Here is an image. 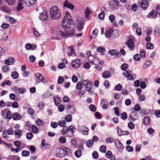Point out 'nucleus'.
<instances>
[{
  "mask_svg": "<svg viewBox=\"0 0 160 160\" xmlns=\"http://www.w3.org/2000/svg\"><path fill=\"white\" fill-rule=\"evenodd\" d=\"M51 18L53 19H58L61 16L59 8L57 6L52 7L50 10Z\"/></svg>",
  "mask_w": 160,
  "mask_h": 160,
  "instance_id": "nucleus-1",
  "label": "nucleus"
},
{
  "mask_svg": "<svg viewBox=\"0 0 160 160\" xmlns=\"http://www.w3.org/2000/svg\"><path fill=\"white\" fill-rule=\"evenodd\" d=\"M37 0H19L18 4V6L17 8V10L20 11L23 8L22 5L25 6L27 7L32 6Z\"/></svg>",
  "mask_w": 160,
  "mask_h": 160,
  "instance_id": "nucleus-2",
  "label": "nucleus"
},
{
  "mask_svg": "<svg viewBox=\"0 0 160 160\" xmlns=\"http://www.w3.org/2000/svg\"><path fill=\"white\" fill-rule=\"evenodd\" d=\"M63 28L64 29L66 33H64L62 31L60 30L59 31V35L62 36L63 38H67L68 37L72 36L74 34V32L73 30H72L71 33H69V31L68 30V28L64 27V24L63 25H62Z\"/></svg>",
  "mask_w": 160,
  "mask_h": 160,
  "instance_id": "nucleus-3",
  "label": "nucleus"
},
{
  "mask_svg": "<svg viewBox=\"0 0 160 160\" xmlns=\"http://www.w3.org/2000/svg\"><path fill=\"white\" fill-rule=\"evenodd\" d=\"M114 142L118 151L120 152H122L124 147L119 140L118 139H115L114 141Z\"/></svg>",
  "mask_w": 160,
  "mask_h": 160,
  "instance_id": "nucleus-4",
  "label": "nucleus"
},
{
  "mask_svg": "<svg viewBox=\"0 0 160 160\" xmlns=\"http://www.w3.org/2000/svg\"><path fill=\"white\" fill-rule=\"evenodd\" d=\"M54 151L55 153V155L57 157L61 158L64 156L65 155L62 148H56L54 149Z\"/></svg>",
  "mask_w": 160,
  "mask_h": 160,
  "instance_id": "nucleus-5",
  "label": "nucleus"
},
{
  "mask_svg": "<svg viewBox=\"0 0 160 160\" xmlns=\"http://www.w3.org/2000/svg\"><path fill=\"white\" fill-rule=\"evenodd\" d=\"M156 11H151L147 15L148 18H151V17L152 18H155L157 15V14L160 15V5L158 6L156 9Z\"/></svg>",
  "mask_w": 160,
  "mask_h": 160,
  "instance_id": "nucleus-6",
  "label": "nucleus"
},
{
  "mask_svg": "<svg viewBox=\"0 0 160 160\" xmlns=\"http://www.w3.org/2000/svg\"><path fill=\"white\" fill-rule=\"evenodd\" d=\"M119 6V2L116 0H112L110 3V7L112 10L117 9Z\"/></svg>",
  "mask_w": 160,
  "mask_h": 160,
  "instance_id": "nucleus-7",
  "label": "nucleus"
},
{
  "mask_svg": "<svg viewBox=\"0 0 160 160\" xmlns=\"http://www.w3.org/2000/svg\"><path fill=\"white\" fill-rule=\"evenodd\" d=\"M81 62L80 59L77 58L75 61L72 62L71 65L73 67L77 68L80 67Z\"/></svg>",
  "mask_w": 160,
  "mask_h": 160,
  "instance_id": "nucleus-8",
  "label": "nucleus"
},
{
  "mask_svg": "<svg viewBox=\"0 0 160 160\" xmlns=\"http://www.w3.org/2000/svg\"><path fill=\"white\" fill-rule=\"evenodd\" d=\"M126 45L127 46L130 50L132 51L133 50L135 46L134 42L132 39L129 38L126 43Z\"/></svg>",
  "mask_w": 160,
  "mask_h": 160,
  "instance_id": "nucleus-9",
  "label": "nucleus"
},
{
  "mask_svg": "<svg viewBox=\"0 0 160 160\" xmlns=\"http://www.w3.org/2000/svg\"><path fill=\"white\" fill-rule=\"evenodd\" d=\"M66 108L68 110H69V112L71 114H73L75 111L74 104L72 103H69L66 106Z\"/></svg>",
  "mask_w": 160,
  "mask_h": 160,
  "instance_id": "nucleus-10",
  "label": "nucleus"
},
{
  "mask_svg": "<svg viewBox=\"0 0 160 160\" xmlns=\"http://www.w3.org/2000/svg\"><path fill=\"white\" fill-rule=\"evenodd\" d=\"M116 129L118 135L119 136L124 135H128L129 134V132L128 131H123L119 127H117Z\"/></svg>",
  "mask_w": 160,
  "mask_h": 160,
  "instance_id": "nucleus-11",
  "label": "nucleus"
},
{
  "mask_svg": "<svg viewBox=\"0 0 160 160\" xmlns=\"http://www.w3.org/2000/svg\"><path fill=\"white\" fill-rule=\"evenodd\" d=\"M74 126L73 125L70 126L69 128L67 129V136L68 137H71L73 135L74 132L73 130Z\"/></svg>",
  "mask_w": 160,
  "mask_h": 160,
  "instance_id": "nucleus-12",
  "label": "nucleus"
},
{
  "mask_svg": "<svg viewBox=\"0 0 160 160\" xmlns=\"http://www.w3.org/2000/svg\"><path fill=\"white\" fill-rule=\"evenodd\" d=\"M15 61V60L13 58L10 57L8 59L4 60V63L8 65H9L13 64Z\"/></svg>",
  "mask_w": 160,
  "mask_h": 160,
  "instance_id": "nucleus-13",
  "label": "nucleus"
},
{
  "mask_svg": "<svg viewBox=\"0 0 160 160\" xmlns=\"http://www.w3.org/2000/svg\"><path fill=\"white\" fill-rule=\"evenodd\" d=\"M48 17L47 12L44 11H43L42 12L40 13L39 18L41 20L46 21L47 20Z\"/></svg>",
  "mask_w": 160,
  "mask_h": 160,
  "instance_id": "nucleus-14",
  "label": "nucleus"
},
{
  "mask_svg": "<svg viewBox=\"0 0 160 160\" xmlns=\"http://www.w3.org/2000/svg\"><path fill=\"white\" fill-rule=\"evenodd\" d=\"M149 4V3L148 0H143L141 3V7L144 10H146Z\"/></svg>",
  "mask_w": 160,
  "mask_h": 160,
  "instance_id": "nucleus-15",
  "label": "nucleus"
},
{
  "mask_svg": "<svg viewBox=\"0 0 160 160\" xmlns=\"http://www.w3.org/2000/svg\"><path fill=\"white\" fill-rule=\"evenodd\" d=\"M63 7H67L71 10L73 9L74 7V5L71 3L68 2L67 0H65L64 1Z\"/></svg>",
  "mask_w": 160,
  "mask_h": 160,
  "instance_id": "nucleus-16",
  "label": "nucleus"
},
{
  "mask_svg": "<svg viewBox=\"0 0 160 160\" xmlns=\"http://www.w3.org/2000/svg\"><path fill=\"white\" fill-rule=\"evenodd\" d=\"M151 123V120L149 116L144 117L143 119V123L145 126L148 125Z\"/></svg>",
  "mask_w": 160,
  "mask_h": 160,
  "instance_id": "nucleus-17",
  "label": "nucleus"
},
{
  "mask_svg": "<svg viewBox=\"0 0 160 160\" xmlns=\"http://www.w3.org/2000/svg\"><path fill=\"white\" fill-rule=\"evenodd\" d=\"M71 18V16L69 12L67 11H66L65 16L63 20L61 23V25H63V24H64L65 21H66L67 20H68V18Z\"/></svg>",
  "mask_w": 160,
  "mask_h": 160,
  "instance_id": "nucleus-18",
  "label": "nucleus"
},
{
  "mask_svg": "<svg viewBox=\"0 0 160 160\" xmlns=\"http://www.w3.org/2000/svg\"><path fill=\"white\" fill-rule=\"evenodd\" d=\"M105 49L104 47H102L101 46L98 47L97 48V51L98 52L101 53V55H104L105 53L104 52L105 51Z\"/></svg>",
  "mask_w": 160,
  "mask_h": 160,
  "instance_id": "nucleus-19",
  "label": "nucleus"
},
{
  "mask_svg": "<svg viewBox=\"0 0 160 160\" xmlns=\"http://www.w3.org/2000/svg\"><path fill=\"white\" fill-rule=\"evenodd\" d=\"M36 77L37 78L36 81L38 83H39L41 81L42 79L43 78V76L40 73H37L36 75Z\"/></svg>",
  "mask_w": 160,
  "mask_h": 160,
  "instance_id": "nucleus-20",
  "label": "nucleus"
},
{
  "mask_svg": "<svg viewBox=\"0 0 160 160\" xmlns=\"http://www.w3.org/2000/svg\"><path fill=\"white\" fill-rule=\"evenodd\" d=\"M82 129H83V134L85 135H87L88 134L89 129L84 126H82L79 128Z\"/></svg>",
  "mask_w": 160,
  "mask_h": 160,
  "instance_id": "nucleus-21",
  "label": "nucleus"
},
{
  "mask_svg": "<svg viewBox=\"0 0 160 160\" xmlns=\"http://www.w3.org/2000/svg\"><path fill=\"white\" fill-rule=\"evenodd\" d=\"M12 118L14 120H18L21 119V117L18 112H15L13 114Z\"/></svg>",
  "mask_w": 160,
  "mask_h": 160,
  "instance_id": "nucleus-22",
  "label": "nucleus"
},
{
  "mask_svg": "<svg viewBox=\"0 0 160 160\" xmlns=\"http://www.w3.org/2000/svg\"><path fill=\"white\" fill-rule=\"evenodd\" d=\"M31 128L34 133L37 134L39 132V129L36 126L32 125L31 127Z\"/></svg>",
  "mask_w": 160,
  "mask_h": 160,
  "instance_id": "nucleus-23",
  "label": "nucleus"
},
{
  "mask_svg": "<svg viewBox=\"0 0 160 160\" xmlns=\"http://www.w3.org/2000/svg\"><path fill=\"white\" fill-rule=\"evenodd\" d=\"M105 36L108 38H109L111 37H113L112 33V30L111 29H109L105 33Z\"/></svg>",
  "mask_w": 160,
  "mask_h": 160,
  "instance_id": "nucleus-24",
  "label": "nucleus"
},
{
  "mask_svg": "<svg viewBox=\"0 0 160 160\" xmlns=\"http://www.w3.org/2000/svg\"><path fill=\"white\" fill-rule=\"evenodd\" d=\"M102 77L104 78H107L110 77L111 73L110 72L108 71H105L102 74Z\"/></svg>",
  "mask_w": 160,
  "mask_h": 160,
  "instance_id": "nucleus-25",
  "label": "nucleus"
},
{
  "mask_svg": "<svg viewBox=\"0 0 160 160\" xmlns=\"http://www.w3.org/2000/svg\"><path fill=\"white\" fill-rule=\"evenodd\" d=\"M82 83L83 85L85 86L88 85L89 87H90L92 83L89 80H83L82 81Z\"/></svg>",
  "mask_w": 160,
  "mask_h": 160,
  "instance_id": "nucleus-26",
  "label": "nucleus"
},
{
  "mask_svg": "<svg viewBox=\"0 0 160 160\" xmlns=\"http://www.w3.org/2000/svg\"><path fill=\"white\" fill-rule=\"evenodd\" d=\"M63 150L64 151V152L65 154L69 155L71 153V150L66 147H64Z\"/></svg>",
  "mask_w": 160,
  "mask_h": 160,
  "instance_id": "nucleus-27",
  "label": "nucleus"
},
{
  "mask_svg": "<svg viewBox=\"0 0 160 160\" xmlns=\"http://www.w3.org/2000/svg\"><path fill=\"white\" fill-rule=\"evenodd\" d=\"M11 84V82L9 80H6L1 83V86L2 87H4L6 85L8 86H10Z\"/></svg>",
  "mask_w": 160,
  "mask_h": 160,
  "instance_id": "nucleus-28",
  "label": "nucleus"
},
{
  "mask_svg": "<svg viewBox=\"0 0 160 160\" xmlns=\"http://www.w3.org/2000/svg\"><path fill=\"white\" fill-rule=\"evenodd\" d=\"M82 151L80 149H78L75 152V155L76 157L78 158L80 157L82 155Z\"/></svg>",
  "mask_w": 160,
  "mask_h": 160,
  "instance_id": "nucleus-29",
  "label": "nucleus"
},
{
  "mask_svg": "<svg viewBox=\"0 0 160 160\" xmlns=\"http://www.w3.org/2000/svg\"><path fill=\"white\" fill-rule=\"evenodd\" d=\"M155 34L156 36L158 37L160 35V29L158 27H156L154 31Z\"/></svg>",
  "mask_w": 160,
  "mask_h": 160,
  "instance_id": "nucleus-30",
  "label": "nucleus"
},
{
  "mask_svg": "<svg viewBox=\"0 0 160 160\" xmlns=\"http://www.w3.org/2000/svg\"><path fill=\"white\" fill-rule=\"evenodd\" d=\"M19 76V74L18 72L14 71L12 73V77L13 79L17 78Z\"/></svg>",
  "mask_w": 160,
  "mask_h": 160,
  "instance_id": "nucleus-31",
  "label": "nucleus"
},
{
  "mask_svg": "<svg viewBox=\"0 0 160 160\" xmlns=\"http://www.w3.org/2000/svg\"><path fill=\"white\" fill-rule=\"evenodd\" d=\"M1 10L3 12L8 13L9 12V9L6 6H4L1 8Z\"/></svg>",
  "mask_w": 160,
  "mask_h": 160,
  "instance_id": "nucleus-32",
  "label": "nucleus"
},
{
  "mask_svg": "<svg viewBox=\"0 0 160 160\" xmlns=\"http://www.w3.org/2000/svg\"><path fill=\"white\" fill-rule=\"evenodd\" d=\"M66 22V24L67 26H69L71 24H72L73 22L72 21V18H68V20H67L65 21V23Z\"/></svg>",
  "mask_w": 160,
  "mask_h": 160,
  "instance_id": "nucleus-33",
  "label": "nucleus"
},
{
  "mask_svg": "<svg viewBox=\"0 0 160 160\" xmlns=\"http://www.w3.org/2000/svg\"><path fill=\"white\" fill-rule=\"evenodd\" d=\"M54 100L55 105L57 106H58L60 102V99L58 97H54Z\"/></svg>",
  "mask_w": 160,
  "mask_h": 160,
  "instance_id": "nucleus-34",
  "label": "nucleus"
},
{
  "mask_svg": "<svg viewBox=\"0 0 160 160\" xmlns=\"http://www.w3.org/2000/svg\"><path fill=\"white\" fill-rule=\"evenodd\" d=\"M93 142L92 140H90L87 141L86 142V146L89 148L91 147L93 145Z\"/></svg>",
  "mask_w": 160,
  "mask_h": 160,
  "instance_id": "nucleus-35",
  "label": "nucleus"
},
{
  "mask_svg": "<svg viewBox=\"0 0 160 160\" xmlns=\"http://www.w3.org/2000/svg\"><path fill=\"white\" fill-rule=\"evenodd\" d=\"M51 93L49 91H48L42 94V96L45 98L51 96Z\"/></svg>",
  "mask_w": 160,
  "mask_h": 160,
  "instance_id": "nucleus-36",
  "label": "nucleus"
},
{
  "mask_svg": "<svg viewBox=\"0 0 160 160\" xmlns=\"http://www.w3.org/2000/svg\"><path fill=\"white\" fill-rule=\"evenodd\" d=\"M30 152L29 151L26 150H23L22 151V155L24 157H27L29 155Z\"/></svg>",
  "mask_w": 160,
  "mask_h": 160,
  "instance_id": "nucleus-37",
  "label": "nucleus"
},
{
  "mask_svg": "<svg viewBox=\"0 0 160 160\" xmlns=\"http://www.w3.org/2000/svg\"><path fill=\"white\" fill-rule=\"evenodd\" d=\"M99 150L101 152L105 153L106 151V147L104 145H102L100 147Z\"/></svg>",
  "mask_w": 160,
  "mask_h": 160,
  "instance_id": "nucleus-38",
  "label": "nucleus"
},
{
  "mask_svg": "<svg viewBox=\"0 0 160 160\" xmlns=\"http://www.w3.org/2000/svg\"><path fill=\"white\" fill-rule=\"evenodd\" d=\"M153 45L151 42H148L147 43L146 48L147 49H152L153 48Z\"/></svg>",
  "mask_w": 160,
  "mask_h": 160,
  "instance_id": "nucleus-39",
  "label": "nucleus"
},
{
  "mask_svg": "<svg viewBox=\"0 0 160 160\" xmlns=\"http://www.w3.org/2000/svg\"><path fill=\"white\" fill-rule=\"evenodd\" d=\"M121 118L123 120H126L127 118V116L125 112H123L121 115Z\"/></svg>",
  "mask_w": 160,
  "mask_h": 160,
  "instance_id": "nucleus-40",
  "label": "nucleus"
},
{
  "mask_svg": "<svg viewBox=\"0 0 160 160\" xmlns=\"http://www.w3.org/2000/svg\"><path fill=\"white\" fill-rule=\"evenodd\" d=\"M33 134L32 133L29 132L27 133L26 135V138L28 140L31 139L33 137Z\"/></svg>",
  "mask_w": 160,
  "mask_h": 160,
  "instance_id": "nucleus-41",
  "label": "nucleus"
},
{
  "mask_svg": "<svg viewBox=\"0 0 160 160\" xmlns=\"http://www.w3.org/2000/svg\"><path fill=\"white\" fill-rule=\"evenodd\" d=\"M112 35H113V37L114 38L117 37L118 35V32L117 30H112Z\"/></svg>",
  "mask_w": 160,
  "mask_h": 160,
  "instance_id": "nucleus-42",
  "label": "nucleus"
},
{
  "mask_svg": "<svg viewBox=\"0 0 160 160\" xmlns=\"http://www.w3.org/2000/svg\"><path fill=\"white\" fill-rule=\"evenodd\" d=\"M140 56L142 58H144L145 57L146 52L144 50L142 49L140 50Z\"/></svg>",
  "mask_w": 160,
  "mask_h": 160,
  "instance_id": "nucleus-43",
  "label": "nucleus"
},
{
  "mask_svg": "<svg viewBox=\"0 0 160 160\" xmlns=\"http://www.w3.org/2000/svg\"><path fill=\"white\" fill-rule=\"evenodd\" d=\"M128 67V65L126 63H124L122 64L121 66V69L123 71L126 70Z\"/></svg>",
  "mask_w": 160,
  "mask_h": 160,
  "instance_id": "nucleus-44",
  "label": "nucleus"
},
{
  "mask_svg": "<svg viewBox=\"0 0 160 160\" xmlns=\"http://www.w3.org/2000/svg\"><path fill=\"white\" fill-rule=\"evenodd\" d=\"M112 156V152L110 151H108L106 154V156L108 158H111Z\"/></svg>",
  "mask_w": 160,
  "mask_h": 160,
  "instance_id": "nucleus-45",
  "label": "nucleus"
},
{
  "mask_svg": "<svg viewBox=\"0 0 160 160\" xmlns=\"http://www.w3.org/2000/svg\"><path fill=\"white\" fill-rule=\"evenodd\" d=\"M105 13L104 12H102L98 15V18L101 20H103L104 18Z\"/></svg>",
  "mask_w": 160,
  "mask_h": 160,
  "instance_id": "nucleus-46",
  "label": "nucleus"
},
{
  "mask_svg": "<svg viewBox=\"0 0 160 160\" xmlns=\"http://www.w3.org/2000/svg\"><path fill=\"white\" fill-rule=\"evenodd\" d=\"M15 134L17 136H19V137H20L22 136V132L20 130L17 129L15 131Z\"/></svg>",
  "mask_w": 160,
  "mask_h": 160,
  "instance_id": "nucleus-47",
  "label": "nucleus"
},
{
  "mask_svg": "<svg viewBox=\"0 0 160 160\" xmlns=\"http://www.w3.org/2000/svg\"><path fill=\"white\" fill-rule=\"evenodd\" d=\"M65 120L68 122H70L72 120V116L70 115H67L65 118Z\"/></svg>",
  "mask_w": 160,
  "mask_h": 160,
  "instance_id": "nucleus-48",
  "label": "nucleus"
},
{
  "mask_svg": "<svg viewBox=\"0 0 160 160\" xmlns=\"http://www.w3.org/2000/svg\"><path fill=\"white\" fill-rule=\"evenodd\" d=\"M134 109L135 111H139L141 109V107L139 104H137L135 105Z\"/></svg>",
  "mask_w": 160,
  "mask_h": 160,
  "instance_id": "nucleus-49",
  "label": "nucleus"
},
{
  "mask_svg": "<svg viewBox=\"0 0 160 160\" xmlns=\"http://www.w3.org/2000/svg\"><path fill=\"white\" fill-rule=\"evenodd\" d=\"M82 83L80 82H78L77 83L76 86V88L78 90H80L82 88Z\"/></svg>",
  "mask_w": 160,
  "mask_h": 160,
  "instance_id": "nucleus-50",
  "label": "nucleus"
},
{
  "mask_svg": "<svg viewBox=\"0 0 160 160\" xmlns=\"http://www.w3.org/2000/svg\"><path fill=\"white\" fill-rule=\"evenodd\" d=\"M90 109L93 112H95L96 110V108L95 105L91 104L89 106Z\"/></svg>",
  "mask_w": 160,
  "mask_h": 160,
  "instance_id": "nucleus-51",
  "label": "nucleus"
},
{
  "mask_svg": "<svg viewBox=\"0 0 160 160\" xmlns=\"http://www.w3.org/2000/svg\"><path fill=\"white\" fill-rule=\"evenodd\" d=\"M6 1L9 5H12L15 3L16 0H6Z\"/></svg>",
  "mask_w": 160,
  "mask_h": 160,
  "instance_id": "nucleus-52",
  "label": "nucleus"
},
{
  "mask_svg": "<svg viewBox=\"0 0 160 160\" xmlns=\"http://www.w3.org/2000/svg\"><path fill=\"white\" fill-rule=\"evenodd\" d=\"M128 126L131 129H133L135 127L134 123L132 122H130L128 124Z\"/></svg>",
  "mask_w": 160,
  "mask_h": 160,
  "instance_id": "nucleus-53",
  "label": "nucleus"
},
{
  "mask_svg": "<svg viewBox=\"0 0 160 160\" xmlns=\"http://www.w3.org/2000/svg\"><path fill=\"white\" fill-rule=\"evenodd\" d=\"M7 132L8 134L12 135L13 133V130L12 128H9L7 131Z\"/></svg>",
  "mask_w": 160,
  "mask_h": 160,
  "instance_id": "nucleus-54",
  "label": "nucleus"
},
{
  "mask_svg": "<svg viewBox=\"0 0 160 160\" xmlns=\"http://www.w3.org/2000/svg\"><path fill=\"white\" fill-rule=\"evenodd\" d=\"M42 121L39 119H36V124L39 126L42 125Z\"/></svg>",
  "mask_w": 160,
  "mask_h": 160,
  "instance_id": "nucleus-55",
  "label": "nucleus"
},
{
  "mask_svg": "<svg viewBox=\"0 0 160 160\" xmlns=\"http://www.w3.org/2000/svg\"><path fill=\"white\" fill-rule=\"evenodd\" d=\"M9 69V67L6 65L3 66V67L2 68V71L5 72H8Z\"/></svg>",
  "mask_w": 160,
  "mask_h": 160,
  "instance_id": "nucleus-56",
  "label": "nucleus"
},
{
  "mask_svg": "<svg viewBox=\"0 0 160 160\" xmlns=\"http://www.w3.org/2000/svg\"><path fill=\"white\" fill-rule=\"evenodd\" d=\"M141 56L139 54H137L134 55V59L136 61H139L140 59Z\"/></svg>",
  "mask_w": 160,
  "mask_h": 160,
  "instance_id": "nucleus-57",
  "label": "nucleus"
},
{
  "mask_svg": "<svg viewBox=\"0 0 160 160\" xmlns=\"http://www.w3.org/2000/svg\"><path fill=\"white\" fill-rule=\"evenodd\" d=\"M64 79L62 77L59 76L58 80V82L59 84H61L63 82Z\"/></svg>",
  "mask_w": 160,
  "mask_h": 160,
  "instance_id": "nucleus-58",
  "label": "nucleus"
},
{
  "mask_svg": "<svg viewBox=\"0 0 160 160\" xmlns=\"http://www.w3.org/2000/svg\"><path fill=\"white\" fill-rule=\"evenodd\" d=\"M29 59L31 62H33L36 60V57L33 55H31L29 56Z\"/></svg>",
  "mask_w": 160,
  "mask_h": 160,
  "instance_id": "nucleus-59",
  "label": "nucleus"
},
{
  "mask_svg": "<svg viewBox=\"0 0 160 160\" xmlns=\"http://www.w3.org/2000/svg\"><path fill=\"white\" fill-rule=\"evenodd\" d=\"M93 158L95 159H97L98 157V154L96 151H94L92 154Z\"/></svg>",
  "mask_w": 160,
  "mask_h": 160,
  "instance_id": "nucleus-60",
  "label": "nucleus"
},
{
  "mask_svg": "<svg viewBox=\"0 0 160 160\" xmlns=\"http://www.w3.org/2000/svg\"><path fill=\"white\" fill-rule=\"evenodd\" d=\"M59 141L61 143H64L66 142V138L65 137L62 136L60 137Z\"/></svg>",
  "mask_w": 160,
  "mask_h": 160,
  "instance_id": "nucleus-61",
  "label": "nucleus"
},
{
  "mask_svg": "<svg viewBox=\"0 0 160 160\" xmlns=\"http://www.w3.org/2000/svg\"><path fill=\"white\" fill-rule=\"evenodd\" d=\"M26 91L25 88H18V92L20 94H23Z\"/></svg>",
  "mask_w": 160,
  "mask_h": 160,
  "instance_id": "nucleus-62",
  "label": "nucleus"
},
{
  "mask_svg": "<svg viewBox=\"0 0 160 160\" xmlns=\"http://www.w3.org/2000/svg\"><path fill=\"white\" fill-rule=\"evenodd\" d=\"M122 89V86L120 84H118L116 85L115 88V89L116 91H120Z\"/></svg>",
  "mask_w": 160,
  "mask_h": 160,
  "instance_id": "nucleus-63",
  "label": "nucleus"
},
{
  "mask_svg": "<svg viewBox=\"0 0 160 160\" xmlns=\"http://www.w3.org/2000/svg\"><path fill=\"white\" fill-rule=\"evenodd\" d=\"M127 150L129 152H131L133 151V148L130 146L128 145L126 147Z\"/></svg>",
  "mask_w": 160,
  "mask_h": 160,
  "instance_id": "nucleus-64",
  "label": "nucleus"
}]
</instances>
